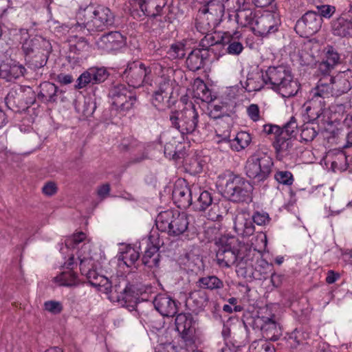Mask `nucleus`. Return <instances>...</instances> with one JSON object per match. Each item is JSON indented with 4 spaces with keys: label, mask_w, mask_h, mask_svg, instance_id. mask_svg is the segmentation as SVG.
<instances>
[{
    "label": "nucleus",
    "mask_w": 352,
    "mask_h": 352,
    "mask_svg": "<svg viewBox=\"0 0 352 352\" xmlns=\"http://www.w3.org/2000/svg\"><path fill=\"white\" fill-rule=\"evenodd\" d=\"M157 228L169 236H177L187 231L189 219L185 212L166 210L161 212L155 220Z\"/></svg>",
    "instance_id": "7"
},
{
    "label": "nucleus",
    "mask_w": 352,
    "mask_h": 352,
    "mask_svg": "<svg viewBox=\"0 0 352 352\" xmlns=\"http://www.w3.org/2000/svg\"><path fill=\"white\" fill-rule=\"evenodd\" d=\"M312 96L310 100L305 104V112L308 118L309 123H313L316 120L323 112L325 105L324 101L319 100L322 98L320 96H314V94L311 92Z\"/></svg>",
    "instance_id": "28"
},
{
    "label": "nucleus",
    "mask_w": 352,
    "mask_h": 352,
    "mask_svg": "<svg viewBox=\"0 0 352 352\" xmlns=\"http://www.w3.org/2000/svg\"><path fill=\"white\" fill-rule=\"evenodd\" d=\"M265 76V72L249 75L245 82V89L246 91L248 92L258 91L262 89L264 85L267 86Z\"/></svg>",
    "instance_id": "35"
},
{
    "label": "nucleus",
    "mask_w": 352,
    "mask_h": 352,
    "mask_svg": "<svg viewBox=\"0 0 352 352\" xmlns=\"http://www.w3.org/2000/svg\"><path fill=\"white\" fill-rule=\"evenodd\" d=\"M110 190V185L107 183L104 184L98 188L97 194L100 197L104 199L109 195Z\"/></svg>",
    "instance_id": "63"
},
{
    "label": "nucleus",
    "mask_w": 352,
    "mask_h": 352,
    "mask_svg": "<svg viewBox=\"0 0 352 352\" xmlns=\"http://www.w3.org/2000/svg\"><path fill=\"white\" fill-rule=\"evenodd\" d=\"M109 76L104 67H91L80 75L76 80L75 88L80 89L89 85L103 82Z\"/></svg>",
    "instance_id": "17"
},
{
    "label": "nucleus",
    "mask_w": 352,
    "mask_h": 352,
    "mask_svg": "<svg viewBox=\"0 0 352 352\" xmlns=\"http://www.w3.org/2000/svg\"><path fill=\"white\" fill-rule=\"evenodd\" d=\"M297 129L298 124L296 119L292 116L282 128L280 127V130L282 131L280 135L286 137L292 136L296 138Z\"/></svg>",
    "instance_id": "49"
},
{
    "label": "nucleus",
    "mask_w": 352,
    "mask_h": 352,
    "mask_svg": "<svg viewBox=\"0 0 352 352\" xmlns=\"http://www.w3.org/2000/svg\"><path fill=\"white\" fill-rule=\"evenodd\" d=\"M270 218L267 213L256 212L252 216V221L258 226H263L270 222Z\"/></svg>",
    "instance_id": "58"
},
{
    "label": "nucleus",
    "mask_w": 352,
    "mask_h": 352,
    "mask_svg": "<svg viewBox=\"0 0 352 352\" xmlns=\"http://www.w3.org/2000/svg\"><path fill=\"white\" fill-rule=\"evenodd\" d=\"M225 10L220 0H210L199 10V18L196 23L198 31L212 32L222 17Z\"/></svg>",
    "instance_id": "10"
},
{
    "label": "nucleus",
    "mask_w": 352,
    "mask_h": 352,
    "mask_svg": "<svg viewBox=\"0 0 352 352\" xmlns=\"http://www.w3.org/2000/svg\"><path fill=\"white\" fill-rule=\"evenodd\" d=\"M254 228L252 219L246 218L244 214L236 216L234 229L239 235L242 236H251L254 232Z\"/></svg>",
    "instance_id": "33"
},
{
    "label": "nucleus",
    "mask_w": 352,
    "mask_h": 352,
    "mask_svg": "<svg viewBox=\"0 0 352 352\" xmlns=\"http://www.w3.org/2000/svg\"><path fill=\"white\" fill-rule=\"evenodd\" d=\"M219 185L223 193L234 202L248 201L251 199L253 187L245 178L228 172L219 177Z\"/></svg>",
    "instance_id": "6"
},
{
    "label": "nucleus",
    "mask_w": 352,
    "mask_h": 352,
    "mask_svg": "<svg viewBox=\"0 0 352 352\" xmlns=\"http://www.w3.org/2000/svg\"><path fill=\"white\" fill-rule=\"evenodd\" d=\"M36 101V94L30 87H21L11 91L6 97L7 106L16 112L27 110Z\"/></svg>",
    "instance_id": "13"
},
{
    "label": "nucleus",
    "mask_w": 352,
    "mask_h": 352,
    "mask_svg": "<svg viewBox=\"0 0 352 352\" xmlns=\"http://www.w3.org/2000/svg\"><path fill=\"white\" fill-rule=\"evenodd\" d=\"M316 9L319 12L318 16L326 19H330L336 12V8L330 5L317 6Z\"/></svg>",
    "instance_id": "54"
},
{
    "label": "nucleus",
    "mask_w": 352,
    "mask_h": 352,
    "mask_svg": "<svg viewBox=\"0 0 352 352\" xmlns=\"http://www.w3.org/2000/svg\"><path fill=\"white\" fill-rule=\"evenodd\" d=\"M221 41L222 45H228L226 52L229 54L239 55L243 50V44L232 36L228 38L223 37Z\"/></svg>",
    "instance_id": "46"
},
{
    "label": "nucleus",
    "mask_w": 352,
    "mask_h": 352,
    "mask_svg": "<svg viewBox=\"0 0 352 352\" xmlns=\"http://www.w3.org/2000/svg\"><path fill=\"white\" fill-rule=\"evenodd\" d=\"M178 332L181 334L182 339L186 342V345H191L195 343V328L193 326L192 319L187 322L185 326H182V329H177Z\"/></svg>",
    "instance_id": "40"
},
{
    "label": "nucleus",
    "mask_w": 352,
    "mask_h": 352,
    "mask_svg": "<svg viewBox=\"0 0 352 352\" xmlns=\"http://www.w3.org/2000/svg\"><path fill=\"white\" fill-rule=\"evenodd\" d=\"M168 99L169 98H164L162 94L154 91L153 96V104L157 108H160L164 104V101L168 100Z\"/></svg>",
    "instance_id": "62"
},
{
    "label": "nucleus",
    "mask_w": 352,
    "mask_h": 352,
    "mask_svg": "<svg viewBox=\"0 0 352 352\" xmlns=\"http://www.w3.org/2000/svg\"><path fill=\"white\" fill-rule=\"evenodd\" d=\"M191 320L192 318L185 314H178L175 318L176 329H182V326H185L186 323Z\"/></svg>",
    "instance_id": "61"
},
{
    "label": "nucleus",
    "mask_w": 352,
    "mask_h": 352,
    "mask_svg": "<svg viewBox=\"0 0 352 352\" xmlns=\"http://www.w3.org/2000/svg\"><path fill=\"white\" fill-rule=\"evenodd\" d=\"M297 140L292 136L279 135L276 137L273 146L275 149L276 157L281 160L284 157L290 155L294 150V145Z\"/></svg>",
    "instance_id": "22"
},
{
    "label": "nucleus",
    "mask_w": 352,
    "mask_h": 352,
    "mask_svg": "<svg viewBox=\"0 0 352 352\" xmlns=\"http://www.w3.org/2000/svg\"><path fill=\"white\" fill-rule=\"evenodd\" d=\"M222 2L225 10L235 14L248 3L247 0H222Z\"/></svg>",
    "instance_id": "47"
},
{
    "label": "nucleus",
    "mask_w": 352,
    "mask_h": 352,
    "mask_svg": "<svg viewBox=\"0 0 352 352\" xmlns=\"http://www.w3.org/2000/svg\"><path fill=\"white\" fill-rule=\"evenodd\" d=\"M155 91L162 94L164 98H170V95L173 91L170 80L166 78L161 79L160 82L158 83L157 89Z\"/></svg>",
    "instance_id": "51"
},
{
    "label": "nucleus",
    "mask_w": 352,
    "mask_h": 352,
    "mask_svg": "<svg viewBox=\"0 0 352 352\" xmlns=\"http://www.w3.org/2000/svg\"><path fill=\"white\" fill-rule=\"evenodd\" d=\"M208 57V51L206 49L196 48L188 54L186 60V66L192 72L197 71L204 67Z\"/></svg>",
    "instance_id": "26"
},
{
    "label": "nucleus",
    "mask_w": 352,
    "mask_h": 352,
    "mask_svg": "<svg viewBox=\"0 0 352 352\" xmlns=\"http://www.w3.org/2000/svg\"><path fill=\"white\" fill-rule=\"evenodd\" d=\"M26 69L21 64L12 59L3 61L0 64V78L12 81L24 75Z\"/></svg>",
    "instance_id": "20"
},
{
    "label": "nucleus",
    "mask_w": 352,
    "mask_h": 352,
    "mask_svg": "<svg viewBox=\"0 0 352 352\" xmlns=\"http://www.w3.org/2000/svg\"><path fill=\"white\" fill-rule=\"evenodd\" d=\"M76 23L70 29L73 32L93 34L102 32L113 23V14L108 8L92 5L80 8L76 13Z\"/></svg>",
    "instance_id": "1"
},
{
    "label": "nucleus",
    "mask_w": 352,
    "mask_h": 352,
    "mask_svg": "<svg viewBox=\"0 0 352 352\" xmlns=\"http://www.w3.org/2000/svg\"><path fill=\"white\" fill-rule=\"evenodd\" d=\"M275 179L280 184L290 186L292 184L294 178L289 171H278L274 175Z\"/></svg>",
    "instance_id": "52"
},
{
    "label": "nucleus",
    "mask_w": 352,
    "mask_h": 352,
    "mask_svg": "<svg viewBox=\"0 0 352 352\" xmlns=\"http://www.w3.org/2000/svg\"><path fill=\"white\" fill-rule=\"evenodd\" d=\"M263 131L267 135L274 134L275 138L280 135L282 133L279 126L271 124H265L263 126Z\"/></svg>",
    "instance_id": "60"
},
{
    "label": "nucleus",
    "mask_w": 352,
    "mask_h": 352,
    "mask_svg": "<svg viewBox=\"0 0 352 352\" xmlns=\"http://www.w3.org/2000/svg\"><path fill=\"white\" fill-rule=\"evenodd\" d=\"M265 76L268 87L283 98L292 97L300 89V85L294 80L290 69L285 65L269 67Z\"/></svg>",
    "instance_id": "3"
},
{
    "label": "nucleus",
    "mask_w": 352,
    "mask_h": 352,
    "mask_svg": "<svg viewBox=\"0 0 352 352\" xmlns=\"http://www.w3.org/2000/svg\"><path fill=\"white\" fill-rule=\"evenodd\" d=\"M328 161L331 163V168L333 172H342L346 170L351 162L352 157L347 156L342 150H333L328 153Z\"/></svg>",
    "instance_id": "23"
},
{
    "label": "nucleus",
    "mask_w": 352,
    "mask_h": 352,
    "mask_svg": "<svg viewBox=\"0 0 352 352\" xmlns=\"http://www.w3.org/2000/svg\"><path fill=\"white\" fill-rule=\"evenodd\" d=\"M196 285L200 289L210 291H218L224 287L223 281L214 275L199 278Z\"/></svg>",
    "instance_id": "36"
},
{
    "label": "nucleus",
    "mask_w": 352,
    "mask_h": 352,
    "mask_svg": "<svg viewBox=\"0 0 352 352\" xmlns=\"http://www.w3.org/2000/svg\"><path fill=\"white\" fill-rule=\"evenodd\" d=\"M352 87V70L339 72L335 76H324L312 89L314 96H320L322 100L331 97L338 98L346 94Z\"/></svg>",
    "instance_id": "4"
},
{
    "label": "nucleus",
    "mask_w": 352,
    "mask_h": 352,
    "mask_svg": "<svg viewBox=\"0 0 352 352\" xmlns=\"http://www.w3.org/2000/svg\"><path fill=\"white\" fill-rule=\"evenodd\" d=\"M217 243L219 249L216 253V262L221 268H229L232 265L236 267L235 247L239 244V239L234 236L223 235L221 236Z\"/></svg>",
    "instance_id": "11"
},
{
    "label": "nucleus",
    "mask_w": 352,
    "mask_h": 352,
    "mask_svg": "<svg viewBox=\"0 0 352 352\" xmlns=\"http://www.w3.org/2000/svg\"><path fill=\"white\" fill-rule=\"evenodd\" d=\"M173 199L178 208H188L193 200L192 185L188 186L183 183L176 184L173 190Z\"/></svg>",
    "instance_id": "19"
},
{
    "label": "nucleus",
    "mask_w": 352,
    "mask_h": 352,
    "mask_svg": "<svg viewBox=\"0 0 352 352\" xmlns=\"http://www.w3.org/2000/svg\"><path fill=\"white\" fill-rule=\"evenodd\" d=\"M261 331L265 340L276 341L281 336V329L280 326L272 318H267L261 326Z\"/></svg>",
    "instance_id": "34"
},
{
    "label": "nucleus",
    "mask_w": 352,
    "mask_h": 352,
    "mask_svg": "<svg viewBox=\"0 0 352 352\" xmlns=\"http://www.w3.org/2000/svg\"><path fill=\"white\" fill-rule=\"evenodd\" d=\"M169 120L173 128L184 137L193 134L198 126L199 113L194 104H190L181 111L171 112Z\"/></svg>",
    "instance_id": "9"
},
{
    "label": "nucleus",
    "mask_w": 352,
    "mask_h": 352,
    "mask_svg": "<svg viewBox=\"0 0 352 352\" xmlns=\"http://www.w3.org/2000/svg\"><path fill=\"white\" fill-rule=\"evenodd\" d=\"M273 165L272 157L267 153L258 150L246 162V175L256 182H264L270 177Z\"/></svg>",
    "instance_id": "8"
},
{
    "label": "nucleus",
    "mask_w": 352,
    "mask_h": 352,
    "mask_svg": "<svg viewBox=\"0 0 352 352\" xmlns=\"http://www.w3.org/2000/svg\"><path fill=\"white\" fill-rule=\"evenodd\" d=\"M152 238L153 236H150L146 240V243L149 241L151 244H147V248L142 258V263L150 269L158 267L160 261L159 242L154 244L151 241Z\"/></svg>",
    "instance_id": "25"
},
{
    "label": "nucleus",
    "mask_w": 352,
    "mask_h": 352,
    "mask_svg": "<svg viewBox=\"0 0 352 352\" xmlns=\"http://www.w3.org/2000/svg\"><path fill=\"white\" fill-rule=\"evenodd\" d=\"M93 265L92 259L90 258H83L80 259V270L82 275L87 277V273L90 272H96L91 267Z\"/></svg>",
    "instance_id": "56"
},
{
    "label": "nucleus",
    "mask_w": 352,
    "mask_h": 352,
    "mask_svg": "<svg viewBox=\"0 0 352 352\" xmlns=\"http://www.w3.org/2000/svg\"><path fill=\"white\" fill-rule=\"evenodd\" d=\"M235 247V256L236 257V267L240 268L245 267L248 262L250 260L252 248L248 243L239 240V244Z\"/></svg>",
    "instance_id": "37"
},
{
    "label": "nucleus",
    "mask_w": 352,
    "mask_h": 352,
    "mask_svg": "<svg viewBox=\"0 0 352 352\" xmlns=\"http://www.w3.org/2000/svg\"><path fill=\"white\" fill-rule=\"evenodd\" d=\"M45 309L53 314H58L63 311V305L60 302L55 300L46 301L44 303Z\"/></svg>",
    "instance_id": "55"
},
{
    "label": "nucleus",
    "mask_w": 352,
    "mask_h": 352,
    "mask_svg": "<svg viewBox=\"0 0 352 352\" xmlns=\"http://www.w3.org/2000/svg\"><path fill=\"white\" fill-rule=\"evenodd\" d=\"M319 131V126H314V123L307 122L302 126L300 138L302 141L309 142L314 140Z\"/></svg>",
    "instance_id": "43"
},
{
    "label": "nucleus",
    "mask_w": 352,
    "mask_h": 352,
    "mask_svg": "<svg viewBox=\"0 0 352 352\" xmlns=\"http://www.w3.org/2000/svg\"><path fill=\"white\" fill-rule=\"evenodd\" d=\"M252 135L246 131H240L237 133L236 137L233 140L225 138L218 142L220 143H226L234 151L239 152L247 148L252 142Z\"/></svg>",
    "instance_id": "29"
},
{
    "label": "nucleus",
    "mask_w": 352,
    "mask_h": 352,
    "mask_svg": "<svg viewBox=\"0 0 352 352\" xmlns=\"http://www.w3.org/2000/svg\"><path fill=\"white\" fill-rule=\"evenodd\" d=\"M167 54L171 59L183 58L185 56V45L181 42L172 44Z\"/></svg>",
    "instance_id": "48"
},
{
    "label": "nucleus",
    "mask_w": 352,
    "mask_h": 352,
    "mask_svg": "<svg viewBox=\"0 0 352 352\" xmlns=\"http://www.w3.org/2000/svg\"><path fill=\"white\" fill-rule=\"evenodd\" d=\"M250 3H248L236 14V20L243 26L252 25L255 23L254 14L252 10L249 8Z\"/></svg>",
    "instance_id": "39"
},
{
    "label": "nucleus",
    "mask_w": 352,
    "mask_h": 352,
    "mask_svg": "<svg viewBox=\"0 0 352 352\" xmlns=\"http://www.w3.org/2000/svg\"><path fill=\"white\" fill-rule=\"evenodd\" d=\"M322 23V19L316 11L309 10L297 21L295 30L300 36L307 38L319 31Z\"/></svg>",
    "instance_id": "15"
},
{
    "label": "nucleus",
    "mask_w": 352,
    "mask_h": 352,
    "mask_svg": "<svg viewBox=\"0 0 352 352\" xmlns=\"http://www.w3.org/2000/svg\"><path fill=\"white\" fill-rule=\"evenodd\" d=\"M189 298L192 300L199 307H205L209 298L208 295L203 291H195L190 294Z\"/></svg>",
    "instance_id": "50"
},
{
    "label": "nucleus",
    "mask_w": 352,
    "mask_h": 352,
    "mask_svg": "<svg viewBox=\"0 0 352 352\" xmlns=\"http://www.w3.org/2000/svg\"><path fill=\"white\" fill-rule=\"evenodd\" d=\"M253 30L261 36L275 32L277 30V27L275 25L274 15L267 14L256 19Z\"/></svg>",
    "instance_id": "30"
},
{
    "label": "nucleus",
    "mask_w": 352,
    "mask_h": 352,
    "mask_svg": "<svg viewBox=\"0 0 352 352\" xmlns=\"http://www.w3.org/2000/svg\"><path fill=\"white\" fill-rule=\"evenodd\" d=\"M155 309L163 316L173 317L177 312L175 301L166 294H158L153 300Z\"/></svg>",
    "instance_id": "21"
},
{
    "label": "nucleus",
    "mask_w": 352,
    "mask_h": 352,
    "mask_svg": "<svg viewBox=\"0 0 352 352\" xmlns=\"http://www.w3.org/2000/svg\"><path fill=\"white\" fill-rule=\"evenodd\" d=\"M54 281L59 285L72 287L77 285V276L72 270L63 272L54 278Z\"/></svg>",
    "instance_id": "41"
},
{
    "label": "nucleus",
    "mask_w": 352,
    "mask_h": 352,
    "mask_svg": "<svg viewBox=\"0 0 352 352\" xmlns=\"http://www.w3.org/2000/svg\"><path fill=\"white\" fill-rule=\"evenodd\" d=\"M39 91L37 94L38 100L44 103H54L57 100L58 88L54 83L43 82L39 86Z\"/></svg>",
    "instance_id": "32"
},
{
    "label": "nucleus",
    "mask_w": 352,
    "mask_h": 352,
    "mask_svg": "<svg viewBox=\"0 0 352 352\" xmlns=\"http://www.w3.org/2000/svg\"><path fill=\"white\" fill-rule=\"evenodd\" d=\"M324 58L319 65L320 70L323 73L330 72L333 67L340 63V55L338 51L331 45L324 49Z\"/></svg>",
    "instance_id": "31"
},
{
    "label": "nucleus",
    "mask_w": 352,
    "mask_h": 352,
    "mask_svg": "<svg viewBox=\"0 0 352 352\" xmlns=\"http://www.w3.org/2000/svg\"><path fill=\"white\" fill-rule=\"evenodd\" d=\"M193 200L191 206L197 211H204L209 206L211 209L208 213V218L212 221H217L222 217L219 213V204L213 202L212 193L208 190H202L198 185L192 184Z\"/></svg>",
    "instance_id": "12"
},
{
    "label": "nucleus",
    "mask_w": 352,
    "mask_h": 352,
    "mask_svg": "<svg viewBox=\"0 0 352 352\" xmlns=\"http://www.w3.org/2000/svg\"><path fill=\"white\" fill-rule=\"evenodd\" d=\"M200 32L203 34H206L199 42V46L201 47L200 49H206L209 53L210 51L214 52V47H217L218 46H221L222 45L221 40L220 41H217L214 36L210 33V32Z\"/></svg>",
    "instance_id": "45"
},
{
    "label": "nucleus",
    "mask_w": 352,
    "mask_h": 352,
    "mask_svg": "<svg viewBox=\"0 0 352 352\" xmlns=\"http://www.w3.org/2000/svg\"><path fill=\"white\" fill-rule=\"evenodd\" d=\"M249 351L250 352H276L274 346L264 339L253 341L249 346Z\"/></svg>",
    "instance_id": "44"
},
{
    "label": "nucleus",
    "mask_w": 352,
    "mask_h": 352,
    "mask_svg": "<svg viewBox=\"0 0 352 352\" xmlns=\"http://www.w3.org/2000/svg\"><path fill=\"white\" fill-rule=\"evenodd\" d=\"M302 341V334L296 329L291 332L287 338L286 342L289 347L292 349L296 348Z\"/></svg>",
    "instance_id": "53"
},
{
    "label": "nucleus",
    "mask_w": 352,
    "mask_h": 352,
    "mask_svg": "<svg viewBox=\"0 0 352 352\" xmlns=\"http://www.w3.org/2000/svg\"><path fill=\"white\" fill-rule=\"evenodd\" d=\"M21 48L26 63L32 69H38L46 65L52 47L49 40L36 35L32 38H25Z\"/></svg>",
    "instance_id": "5"
},
{
    "label": "nucleus",
    "mask_w": 352,
    "mask_h": 352,
    "mask_svg": "<svg viewBox=\"0 0 352 352\" xmlns=\"http://www.w3.org/2000/svg\"><path fill=\"white\" fill-rule=\"evenodd\" d=\"M140 253L134 248L127 246L125 251L121 252L118 257L119 261L123 263L128 267L132 266L139 258Z\"/></svg>",
    "instance_id": "42"
},
{
    "label": "nucleus",
    "mask_w": 352,
    "mask_h": 352,
    "mask_svg": "<svg viewBox=\"0 0 352 352\" xmlns=\"http://www.w3.org/2000/svg\"><path fill=\"white\" fill-rule=\"evenodd\" d=\"M247 113L253 122H257L261 120L260 109L258 104H251L248 106L247 108Z\"/></svg>",
    "instance_id": "57"
},
{
    "label": "nucleus",
    "mask_w": 352,
    "mask_h": 352,
    "mask_svg": "<svg viewBox=\"0 0 352 352\" xmlns=\"http://www.w3.org/2000/svg\"><path fill=\"white\" fill-rule=\"evenodd\" d=\"M57 80L63 85H68L72 83L74 79L72 75L60 74L57 76Z\"/></svg>",
    "instance_id": "64"
},
{
    "label": "nucleus",
    "mask_w": 352,
    "mask_h": 352,
    "mask_svg": "<svg viewBox=\"0 0 352 352\" xmlns=\"http://www.w3.org/2000/svg\"><path fill=\"white\" fill-rule=\"evenodd\" d=\"M195 85L196 89L194 90V94L196 98L205 102H210L212 100L210 90L201 79L197 78L195 80Z\"/></svg>",
    "instance_id": "38"
},
{
    "label": "nucleus",
    "mask_w": 352,
    "mask_h": 352,
    "mask_svg": "<svg viewBox=\"0 0 352 352\" xmlns=\"http://www.w3.org/2000/svg\"><path fill=\"white\" fill-rule=\"evenodd\" d=\"M96 45L99 50L110 52L121 48L124 45V38L119 32H111L100 36Z\"/></svg>",
    "instance_id": "18"
},
{
    "label": "nucleus",
    "mask_w": 352,
    "mask_h": 352,
    "mask_svg": "<svg viewBox=\"0 0 352 352\" xmlns=\"http://www.w3.org/2000/svg\"><path fill=\"white\" fill-rule=\"evenodd\" d=\"M332 31L336 36L340 37H351L352 15L349 13H345L333 21Z\"/></svg>",
    "instance_id": "24"
},
{
    "label": "nucleus",
    "mask_w": 352,
    "mask_h": 352,
    "mask_svg": "<svg viewBox=\"0 0 352 352\" xmlns=\"http://www.w3.org/2000/svg\"><path fill=\"white\" fill-rule=\"evenodd\" d=\"M87 279L90 284L104 294H110V298L119 302H131L135 298L133 286L122 278L112 286L111 282L104 276L96 272L87 273Z\"/></svg>",
    "instance_id": "2"
},
{
    "label": "nucleus",
    "mask_w": 352,
    "mask_h": 352,
    "mask_svg": "<svg viewBox=\"0 0 352 352\" xmlns=\"http://www.w3.org/2000/svg\"><path fill=\"white\" fill-rule=\"evenodd\" d=\"M58 188L55 182H48L42 188L43 193L46 196H52L57 192Z\"/></svg>",
    "instance_id": "59"
},
{
    "label": "nucleus",
    "mask_w": 352,
    "mask_h": 352,
    "mask_svg": "<svg viewBox=\"0 0 352 352\" xmlns=\"http://www.w3.org/2000/svg\"><path fill=\"white\" fill-rule=\"evenodd\" d=\"M166 3V0H140L139 5L146 16L156 18L163 14Z\"/></svg>",
    "instance_id": "27"
},
{
    "label": "nucleus",
    "mask_w": 352,
    "mask_h": 352,
    "mask_svg": "<svg viewBox=\"0 0 352 352\" xmlns=\"http://www.w3.org/2000/svg\"><path fill=\"white\" fill-rule=\"evenodd\" d=\"M151 68L140 61H133L129 63L126 68L122 74V79L124 80L129 87L133 88L140 87L144 83H148Z\"/></svg>",
    "instance_id": "14"
},
{
    "label": "nucleus",
    "mask_w": 352,
    "mask_h": 352,
    "mask_svg": "<svg viewBox=\"0 0 352 352\" xmlns=\"http://www.w3.org/2000/svg\"><path fill=\"white\" fill-rule=\"evenodd\" d=\"M112 104L120 111H128L136 101L135 94L124 84H118L110 91Z\"/></svg>",
    "instance_id": "16"
}]
</instances>
